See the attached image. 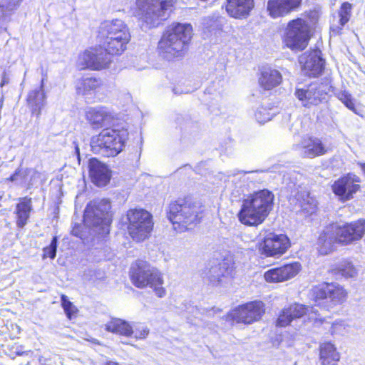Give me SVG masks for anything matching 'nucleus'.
<instances>
[{
	"label": "nucleus",
	"instance_id": "f257e3e1",
	"mask_svg": "<svg viewBox=\"0 0 365 365\" xmlns=\"http://www.w3.org/2000/svg\"><path fill=\"white\" fill-rule=\"evenodd\" d=\"M193 34L189 23L174 22L169 25L158 43V55L168 61L182 58Z\"/></svg>",
	"mask_w": 365,
	"mask_h": 365
},
{
	"label": "nucleus",
	"instance_id": "f03ea898",
	"mask_svg": "<svg viewBox=\"0 0 365 365\" xmlns=\"http://www.w3.org/2000/svg\"><path fill=\"white\" fill-rule=\"evenodd\" d=\"M365 233V220L360 219L342 226L332 224L325 227L317 240V249L321 255H327L334 243L348 245L361 240Z\"/></svg>",
	"mask_w": 365,
	"mask_h": 365
},
{
	"label": "nucleus",
	"instance_id": "7ed1b4c3",
	"mask_svg": "<svg viewBox=\"0 0 365 365\" xmlns=\"http://www.w3.org/2000/svg\"><path fill=\"white\" fill-rule=\"evenodd\" d=\"M274 195L268 190L256 192L244 200L238 214L241 223L257 226L262 223L272 209Z\"/></svg>",
	"mask_w": 365,
	"mask_h": 365
},
{
	"label": "nucleus",
	"instance_id": "20e7f679",
	"mask_svg": "<svg viewBox=\"0 0 365 365\" xmlns=\"http://www.w3.org/2000/svg\"><path fill=\"white\" fill-rule=\"evenodd\" d=\"M203 209L200 203L190 200H179L170 204L168 218L173 223L174 229L184 232L188 226L196 224L202 218Z\"/></svg>",
	"mask_w": 365,
	"mask_h": 365
},
{
	"label": "nucleus",
	"instance_id": "39448f33",
	"mask_svg": "<svg viewBox=\"0 0 365 365\" xmlns=\"http://www.w3.org/2000/svg\"><path fill=\"white\" fill-rule=\"evenodd\" d=\"M175 1V0H136L134 14L145 24V29L157 27L162 21L168 18Z\"/></svg>",
	"mask_w": 365,
	"mask_h": 365
},
{
	"label": "nucleus",
	"instance_id": "423d86ee",
	"mask_svg": "<svg viewBox=\"0 0 365 365\" xmlns=\"http://www.w3.org/2000/svg\"><path fill=\"white\" fill-rule=\"evenodd\" d=\"M130 275L132 283L136 287L143 289L149 287L160 298L166 295L163 274L147 262L137 261L132 265Z\"/></svg>",
	"mask_w": 365,
	"mask_h": 365
},
{
	"label": "nucleus",
	"instance_id": "0eeeda50",
	"mask_svg": "<svg viewBox=\"0 0 365 365\" xmlns=\"http://www.w3.org/2000/svg\"><path fill=\"white\" fill-rule=\"evenodd\" d=\"M128 139L127 129H105L93 138L91 146L95 151L115 156L123 150Z\"/></svg>",
	"mask_w": 365,
	"mask_h": 365
},
{
	"label": "nucleus",
	"instance_id": "6e6552de",
	"mask_svg": "<svg viewBox=\"0 0 365 365\" xmlns=\"http://www.w3.org/2000/svg\"><path fill=\"white\" fill-rule=\"evenodd\" d=\"M128 232L136 242L148 238L153 227L152 215L143 209H131L127 212Z\"/></svg>",
	"mask_w": 365,
	"mask_h": 365
},
{
	"label": "nucleus",
	"instance_id": "1a4fd4ad",
	"mask_svg": "<svg viewBox=\"0 0 365 365\" xmlns=\"http://www.w3.org/2000/svg\"><path fill=\"white\" fill-rule=\"evenodd\" d=\"M110 204L108 200H95L88 203L85 209L83 221L88 227L101 226L104 231L111 222L109 210Z\"/></svg>",
	"mask_w": 365,
	"mask_h": 365
},
{
	"label": "nucleus",
	"instance_id": "9d476101",
	"mask_svg": "<svg viewBox=\"0 0 365 365\" xmlns=\"http://www.w3.org/2000/svg\"><path fill=\"white\" fill-rule=\"evenodd\" d=\"M309 28L302 19H294L289 22L283 36L285 46L292 50H303L308 43Z\"/></svg>",
	"mask_w": 365,
	"mask_h": 365
},
{
	"label": "nucleus",
	"instance_id": "9b49d317",
	"mask_svg": "<svg viewBox=\"0 0 365 365\" xmlns=\"http://www.w3.org/2000/svg\"><path fill=\"white\" fill-rule=\"evenodd\" d=\"M264 312V304L256 300L235 307L227 314L226 319L236 323L251 324L259 320Z\"/></svg>",
	"mask_w": 365,
	"mask_h": 365
},
{
	"label": "nucleus",
	"instance_id": "f8f14e48",
	"mask_svg": "<svg viewBox=\"0 0 365 365\" xmlns=\"http://www.w3.org/2000/svg\"><path fill=\"white\" fill-rule=\"evenodd\" d=\"M330 88L329 83L316 81L304 88H296L294 94L304 106L309 108L326 101Z\"/></svg>",
	"mask_w": 365,
	"mask_h": 365
},
{
	"label": "nucleus",
	"instance_id": "ddd939ff",
	"mask_svg": "<svg viewBox=\"0 0 365 365\" xmlns=\"http://www.w3.org/2000/svg\"><path fill=\"white\" fill-rule=\"evenodd\" d=\"M110 62L111 58L106 48H91L79 54L77 65L80 69L100 71L107 68Z\"/></svg>",
	"mask_w": 365,
	"mask_h": 365
},
{
	"label": "nucleus",
	"instance_id": "4468645a",
	"mask_svg": "<svg viewBox=\"0 0 365 365\" xmlns=\"http://www.w3.org/2000/svg\"><path fill=\"white\" fill-rule=\"evenodd\" d=\"M360 182L359 176L348 173L334 182L332 190L341 201L346 202L352 199L354 194L359 190L360 185L358 183Z\"/></svg>",
	"mask_w": 365,
	"mask_h": 365
},
{
	"label": "nucleus",
	"instance_id": "2eb2a0df",
	"mask_svg": "<svg viewBox=\"0 0 365 365\" xmlns=\"http://www.w3.org/2000/svg\"><path fill=\"white\" fill-rule=\"evenodd\" d=\"M235 272V263L232 259H225L212 266L206 272V277L212 286L223 285Z\"/></svg>",
	"mask_w": 365,
	"mask_h": 365
},
{
	"label": "nucleus",
	"instance_id": "dca6fc26",
	"mask_svg": "<svg viewBox=\"0 0 365 365\" xmlns=\"http://www.w3.org/2000/svg\"><path fill=\"white\" fill-rule=\"evenodd\" d=\"M293 149L299 154L308 158H314L327 153V148L322 140L314 136H304L299 143L293 145Z\"/></svg>",
	"mask_w": 365,
	"mask_h": 365
},
{
	"label": "nucleus",
	"instance_id": "f3484780",
	"mask_svg": "<svg viewBox=\"0 0 365 365\" xmlns=\"http://www.w3.org/2000/svg\"><path fill=\"white\" fill-rule=\"evenodd\" d=\"M290 247V240L283 234H268L264 239L262 248L267 256L279 257Z\"/></svg>",
	"mask_w": 365,
	"mask_h": 365
},
{
	"label": "nucleus",
	"instance_id": "a211bd4d",
	"mask_svg": "<svg viewBox=\"0 0 365 365\" xmlns=\"http://www.w3.org/2000/svg\"><path fill=\"white\" fill-rule=\"evenodd\" d=\"M85 117L93 128H101L110 125L113 120L115 115L109 108L98 106L88 107L85 111Z\"/></svg>",
	"mask_w": 365,
	"mask_h": 365
},
{
	"label": "nucleus",
	"instance_id": "6ab92c4d",
	"mask_svg": "<svg viewBox=\"0 0 365 365\" xmlns=\"http://www.w3.org/2000/svg\"><path fill=\"white\" fill-rule=\"evenodd\" d=\"M302 71L306 76L315 77L322 73L324 67V61L321 57L319 50H314L303 53L299 59Z\"/></svg>",
	"mask_w": 365,
	"mask_h": 365
},
{
	"label": "nucleus",
	"instance_id": "aec40b11",
	"mask_svg": "<svg viewBox=\"0 0 365 365\" xmlns=\"http://www.w3.org/2000/svg\"><path fill=\"white\" fill-rule=\"evenodd\" d=\"M300 269L301 264L299 262L286 264L268 269L264 272V278L269 283L282 282L294 277Z\"/></svg>",
	"mask_w": 365,
	"mask_h": 365
},
{
	"label": "nucleus",
	"instance_id": "412c9836",
	"mask_svg": "<svg viewBox=\"0 0 365 365\" xmlns=\"http://www.w3.org/2000/svg\"><path fill=\"white\" fill-rule=\"evenodd\" d=\"M302 0H268L267 9L274 19L283 17L297 10Z\"/></svg>",
	"mask_w": 365,
	"mask_h": 365
},
{
	"label": "nucleus",
	"instance_id": "4be33fe9",
	"mask_svg": "<svg viewBox=\"0 0 365 365\" xmlns=\"http://www.w3.org/2000/svg\"><path fill=\"white\" fill-rule=\"evenodd\" d=\"M313 309V307H307L300 304H292L282 310L277 320V326L281 327H287L293 320L302 317L309 313V311L315 312Z\"/></svg>",
	"mask_w": 365,
	"mask_h": 365
},
{
	"label": "nucleus",
	"instance_id": "5701e85b",
	"mask_svg": "<svg viewBox=\"0 0 365 365\" xmlns=\"http://www.w3.org/2000/svg\"><path fill=\"white\" fill-rule=\"evenodd\" d=\"M88 168L91 180L97 186H104L110 181V170L106 165L96 158L89 160Z\"/></svg>",
	"mask_w": 365,
	"mask_h": 365
},
{
	"label": "nucleus",
	"instance_id": "b1692460",
	"mask_svg": "<svg viewBox=\"0 0 365 365\" xmlns=\"http://www.w3.org/2000/svg\"><path fill=\"white\" fill-rule=\"evenodd\" d=\"M75 88L77 94L82 96L97 94L106 88V86L100 78L93 77H83L76 81Z\"/></svg>",
	"mask_w": 365,
	"mask_h": 365
},
{
	"label": "nucleus",
	"instance_id": "393cba45",
	"mask_svg": "<svg viewBox=\"0 0 365 365\" xmlns=\"http://www.w3.org/2000/svg\"><path fill=\"white\" fill-rule=\"evenodd\" d=\"M254 6V0H227L226 11L231 17L245 18Z\"/></svg>",
	"mask_w": 365,
	"mask_h": 365
},
{
	"label": "nucleus",
	"instance_id": "a878e982",
	"mask_svg": "<svg viewBox=\"0 0 365 365\" xmlns=\"http://www.w3.org/2000/svg\"><path fill=\"white\" fill-rule=\"evenodd\" d=\"M127 33H130L128 27L123 21L118 19L105 21L99 26V34L106 38Z\"/></svg>",
	"mask_w": 365,
	"mask_h": 365
},
{
	"label": "nucleus",
	"instance_id": "bb28decb",
	"mask_svg": "<svg viewBox=\"0 0 365 365\" xmlns=\"http://www.w3.org/2000/svg\"><path fill=\"white\" fill-rule=\"evenodd\" d=\"M130 40V33L109 36L106 38V50L110 55H120L125 51Z\"/></svg>",
	"mask_w": 365,
	"mask_h": 365
},
{
	"label": "nucleus",
	"instance_id": "cd10ccee",
	"mask_svg": "<svg viewBox=\"0 0 365 365\" xmlns=\"http://www.w3.org/2000/svg\"><path fill=\"white\" fill-rule=\"evenodd\" d=\"M32 210L31 198L28 197L19 198L14 212L16 226L19 228H23L28 223Z\"/></svg>",
	"mask_w": 365,
	"mask_h": 365
},
{
	"label": "nucleus",
	"instance_id": "c85d7f7f",
	"mask_svg": "<svg viewBox=\"0 0 365 365\" xmlns=\"http://www.w3.org/2000/svg\"><path fill=\"white\" fill-rule=\"evenodd\" d=\"M282 81L280 72L270 67L264 68L261 72L259 83L262 88L269 91L279 86Z\"/></svg>",
	"mask_w": 365,
	"mask_h": 365
},
{
	"label": "nucleus",
	"instance_id": "c756f323",
	"mask_svg": "<svg viewBox=\"0 0 365 365\" xmlns=\"http://www.w3.org/2000/svg\"><path fill=\"white\" fill-rule=\"evenodd\" d=\"M43 79L41 81V86L34 88L29 93L27 102L31 108L32 113L37 116L41 114V110L46 104V95L43 91Z\"/></svg>",
	"mask_w": 365,
	"mask_h": 365
},
{
	"label": "nucleus",
	"instance_id": "7c9ffc66",
	"mask_svg": "<svg viewBox=\"0 0 365 365\" xmlns=\"http://www.w3.org/2000/svg\"><path fill=\"white\" fill-rule=\"evenodd\" d=\"M340 359L339 353L331 342L320 345V361L322 365H336Z\"/></svg>",
	"mask_w": 365,
	"mask_h": 365
},
{
	"label": "nucleus",
	"instance_id": "2f4dec72",
	"mask_svg": "<svg viewBox=\"0 0 365 365\" xmlns=\"http://www.w3.org/2000/svg\"><path fill=\"white\" fill-rule=\"evenodd\" d=\"M105 329L109 332L130 336L132 335V326L128 322L118 319H111L105 324Z\"/></svg>",
	"mask_w": 365,
	"mask_h": 365
},
{
	"label": "nucleus",
	"instance_id": "473e14b6",
	"mask_svg": "<svg viewBox=\"0 0 365 365\" xmlns=\"http://www.w3.org/2000/svg\"><path fill=\"white\" fill-rule=\"evenodd\" d=\"M296 200L301 210L307 214L312 215L317 210V202L315 198L310 196L307 191H301L296 195Z\"/></svg>",
	"mask_w": 365,
	"mask_h": 365
},
{
	"label": "nucleus",
	"instance_id": "72a5a7b5",
	"mask_svg": "<svg viewBox=\"0 0 365 365\" xmlns=\"http://www.w3.org/2000/svg\"><path fill=\"white\" fill-rule=\"evenodd\" d=\"M327 300L331 306L341 304L346 301L347 292L343 287L336 283H328Z\"/></svg>",
	"mask_w": 365,
	"mask_h": 365
},
{
	"label": "nucleus",
	"instance_id": "f704fd0d",
	"mask_svg": "<svg viewBox=\"0 0 365 365\" xmlns=\"http://www.w3.org/2000/svg\"><path fill=\"white\" fill-rule=\"evenodd\" d=\"M352 5L349 2H344L339 11V25H331V32L334 35L341 34L344 25L349 21L351 14Z\"/></svg>",
	"mask_w": 365,
	"mask_h": 365
},
{
	"label": "nucleus",
	"instance_id": "c9c22d12",
	"mask_svg": "<svg viewBox=\"0 0 365 365\" xmlns=\"http://www.w3.org/2000/svg\"><path fill=\"white\" fill-rule=\"evenodd\" d=\"M20 2L21 0H0V24L17 9Z\"/></svg>",
	"mask_w": 365,
	"mask_h": 365
},
{
	"label": "nucleus",
	"instance_id": "e433bc0d",
	"mask_svg": "<svg viewBox=\"0 0 365 365\" xmlns=\"http://www.w3.org/2000/svg\"><path fill=\"white\" fill-rule=\"evenodd\" d=\"M358 270L347 260L341 261L336 269V274H340L345 278H353L357 275Z\"/></svg>",
	"mask_w": 365,
	"mask_h": 365
},
{
	"label": "nucleus",
	"instance_id": "4c0bfd02",
	"mask_svg": "<svg viewBox=\"0 0 365 365\" xmlns=\"http://www.w3.org/2000/svg\"><path fill=\"white\" fill-rule=\"evenodd\" d=\"M336 97L348 109L357 113L354 100L349 92L340 91L336 93Z\"/></svg>",
	"mask_w": 365,
	"mask_h": 365
},
{
	"label": "nucleus",
	"instance_id": "58836bf2",
	"mask_svg": "<svg viewBox=\"0 0 365 365\" xmlns=\"http://www.w3.org/2000/svg\"><path fill=\"white\" fill-rule=\"evenodd\" d=\"M274 114V113L272 112V109L261 106L259 107L255 111V116L256 120L259 123L264 124L269 121L272 118Z\"/></svg>",
	"mask_w": 365,
	"mask_h": 365
},
{
	"label": "nucleus",
	"instance_id": "ea45409f",
	"mask_svg": "<svg viewBox=\"0 0 365 365\" xmlns=\"http://www.w3.org/2000/svg\"><path fill=\"white\" fill-rule=\"evenodd\" d=\"M350 326L345 320H336L331 327L332 335H344L349 331Z\"/></svg>",
	"mask_w": 365,
	"mask_h": 365
},
{
	"label": "nucleus",
	"instance_id": "a19ab883",
	"mask_svg": "<svg viewBox=\"0 0 365 365\" xmlns=\"http://www.w3.org/2000/svg\"><path fill=\"white\" fill-rule=\"evenodd\" d=\"M131 326L132 334H134L136 339H145L150 333L148 327L142 323L135 322Z\"/></svg>",
	"mask_w": 365,
	"mask_h": 365
},
{
	"label": "nucleus",
	"instance_id": "79ce46f5",
	"mask_svg": "<svg viewBox=\"0 0 365 365\" xmlns=\"http://www.w3.org/2000/svg\"><path fill=\"white\" fill-rule=\"evenodd\" d=\"M328 283L315 286L312 289V297L317 302L319 300H327Z\"/></svg>",
	"mask_w": 365,
	"mask_h": 365
},
{
	"label": "nucleus",
	"instance_id": "37998d69",
	"mask_svg": "<svg viewBox=\"0 0 365 365\" xmlns=\"http://www.w3.org/2000/svg\"><path fill=\"white\" fill-rule=\"evenodd\" d=\"M57 244H58V238L57 237H53L49 246L43 248V258L45 259L46 257H49L51 259H53L56 255L57 250Z\"/></svg>",
	"mask_w": 365,
	"mask_h": 365
},
{
	"label": "nucleus",
	"instance_id": "c03bdc74",
	"mask_svg": "<svg viewBox=\"0 0 365 365\" xmlns=\"http://www.w3.org/2000/svg\"><path fill=\"white\" fill-rule=\"evenodd\" d=\"M61 305L68 318L71 319L76 313V307L69 301L66 295L61 296Z\"/></svg>",
	"mask_w": 365,
	"mask_h": 365
},
{
	"label": "nucleus",
	"instance_id": "a18cd8bd",
	"mask_svg": "<svg viewBox=\"0 0 365 365\" xmlns=\"http://www.w3.org/2000/svg\"><path fill=\"white\" fill-rule=\"evenodd\" d=\"M24 175L20 169H17L15 173L8 178V180L14 182L17 185H20L23 182Z\"/></svg>",
	"mask_w": 365,
	"mask_h": 365
},
{
	"label": "nucleus",
	"instance_id": "49530a36",
	"mask_svg": "<svg viewBox=\"0 0 365 365\" xmlns=\"http://www.w3.org/2000/svg\"><path fill=\"white\" fill-rule=\"evenodd\" d=\"M9 83L8 78L6 76V74L4 73L1 82L0 83V87H3L4 85Z\"/></svg>",
	"mask_w": 365,
	"mask_h": 365
},
{
	"label": "nucleus",
	"instance_id": "de8ad7c7",
	"mask_svg": "<svg viewBox=\"0 0 365 365\" xmlns=\"http://www.w3.org/2000/svg\"><path fill=\"white\" fill-rule=\"evenodd\" d=\"M357 165L361 168L362 172L365 174V163L361 162H358Z\"/></svg>",
	"mask_w": 365,
	"mask_h": 365
},
{
	"label": "nucleus",
	"instance_id": "09e8293b",
	"mask_svg": "<svg viewBox=\"0 0 365 365\" xmlns=\"http://www.w3.org/2000/svg\"><path fill=\"white\" fill-rule=\"evenodd\" d=\"M294 124L289 128V130L293 132L294 133H298L299 130L297 129H294Z\"/></svg>",
	"mask_w": 365,
	"mask_h": 365
},
{
	"label": "nucleus",
	"instance_id": "8fccbe9b",
	"mask_svg": "<svg viewBox=\"0 0 365 365\" xmlns=\"http://www.w3.org/2000/svg\"><path fill=\"white\" fill-rule=\"evenodd\" d=\"M290 115L289 114H287L285 116H284V121L286 122H289L290 120Z\"/></svg>",
	"mask_w": 365,
	"mask_h": 365
},
{
	"label": "nucleus",
	"instance_id": "3c124183",
	"mask_svg": "<svg viewBox=\"0 0 365 365\" xmlns=\"http://www.w3.org/2000/svg\"><path fill=\"white\" fill-rule=\"evenodd\" d=\"M106 365H118V364L114 361H108Z\"/></svg>",
	"mask_w": 365,
	"mask_h": 365
},
{
	"label": "nucleus",
	"instance_id": "603ef678",
	"mask_svg": "<svg viewBox=\"0 0 365 365\" xmlns=\"http://www.w3.org/2000/svg\"><path fill=\"white\" fill-rule=\"evenodd\" d=\"M245 173H245L244 171H241V172H240V173H239V174H240V175H245Z\"/></svg>",
	"mask_w": 365,
	"mask_h": 365
}]
</instances>
